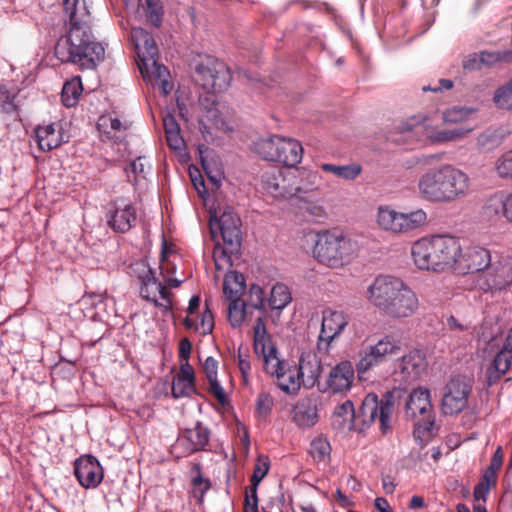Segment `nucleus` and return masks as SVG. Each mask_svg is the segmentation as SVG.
I'll return each instance as SVG.
<instances>
[{
	"instance_id": "obj_56",
	"label": "nucleus",
	"mask_w": 512,
	"mask_h": 512,
	"mask_svg": "<svg viewBox=\"0 0 512 512\" xmlns=\"http://www.w3.org/2000/svg\"><path fill=\"white\" fill-rule=\"evenodd\" d=\"M193 470L196 471V475L192 478L191 483L194 491L200 493V501H202L204 494L210 489L211 483L209 479L203 478L199 464H195Z\"/></svg>"
},
{
	"instance_id": "obj_14",
	"label": "nucleus",
	"mask_w": 512,
	"mask_h": 512,
	"mask_svg": "<svg viewBox=\"0 0 512 512\" xmlns=\"http://www.w3.org/2000/svg\"><path fill=\"white\" fill-rule=\"evenodd\" d=\"M105 219L113 232L124 234L136 226L139 219L138 209L130 200L119 197L108 203Z\"/></svg>"
},
{
	"instance_id": "obj_16",
	"label": "nucleus",
	"mask_w": 512,
	"mask_h": 512,
	"mask_svg": "<svg viewBox=\"0 0 512 512\" xmlns=\"http://www.w3.org/2000/svg\"><path fill=\"white\" fill-rule=\"evenodd\" d=\"M403 129L412 131L422 129L425 132V142L428 144H445L461 140L471 129H438L432 126L427 115L419 114L409 118L404 124Z\"/></svg>"
},
{
	"instance_id": "obj_59",
	"label": "nucleus",
	"mask_w": 512,
	"mask_h": 512,
	"mask_svg": "<svg viewBox=\"0 0 512 512\" xmlns=\"http://www.w3.org/2000/svg\"><path fill=\"white\" fill-rule=\"evenodd\" d=\"M214 327L213 315L208 308L203 312L200 322L201 333L206 335L212 332Z\"/></svg>"
},
{
	"instance_id": "obj_58",
	"label": "nucleus",
	"mask_w": 512,
	"mask_h": 512,
	"mask_svg": "<svg viewBox=\"0 0 512 512\" xmlns=\"http://www.w3.org/2000/svg\"><path fill=\"white\" fill-rule=\"evenodd\" d=\"M208 382H209V388H208L209 393L212 394L220 404H222V405L226 404L228 401V397H227V394L225 393L224 388L218 381V378L216 377V378L208 379Z\"/></svg>"
},
{
	"instance_id": "obj_36",
	"label": "nucleus",
	"mask_w": 512,
	"mask_h": 512,
	"mask_svg": "<svg viewBox=\"0 0 512 512\" xmlns=\"http://www.w3.org/2000/svg\"><path fill=\"white\" fill-rule=\"evenodd\" d=\"M83 87L80 77H73L66 81L62 88L61 99L65 107L75 106L82 94Z\"/></svg>"
},
{
	"instance_id": "obj_3",
	"label": "nucleus",
	"mask_w": 512,
	"mask_h": 512,
	"mask_svg": "<svg viewBox=\"0 0 512 512\" xmlns=\"http://www.w3.org/2000/svg\"><path fill=\"white\" fill-rule=\"evenodd\" d=\"M459 253V239L449 235L424 237L415 241L411 247L415 266L426 271L455 270Z\"/></svg>"
},
{
	"instance_id": "obj_11",
	"label": "nucleus",
	"mask_w": 512,
	"mask_h": 512,
	"mask_svg": "<svg viewBox=\"0 0 512 512\" xmlns=\"http://www.w3.org/2000/svg\"><path fill=\"white\" fill-rule=\"evenodd\" d=\"M195 82L203 89L220 93L229 87L231 74L224 62L207 57L196 66Z\"/></svg>"
},
{
	"instance_id": "obj_30",
	"label": "nucleus",
	"mask_w": 512,
	"mask_h": 512,
	"mask_svg": "<svg viewBox=\"0 0 512 512\" xmlns=\"http://www.w3.org/2000/svg\"><path fill=\"white\" fill-rule=\"evenodd\" d=\"M135 45L138 51L140 63L151 61L158 57V47L153 37L142 28H135L132 31Z\"/></svg>"
},
{
	"instance_id": "obj_64",
	"label": "nucleus",
	"mask_w": 512,
	"mask_h": 512,
	"mask_svg": "<svg viewBox=\"0 0 512 512\" xmlns=\"http://www.w3.org/2000/svg\"><path fill=\"white\" fill-rule=\"evenodd\" d=\"M163 126L165 133H174L180 131V126L176 121L175 117L171 114H167L163 118Z\"/></svg>"
},
{
	"instance_id": "obj_23",
	"label": "nucleus",
	"mask_w": 512,
	"mask_h": 512,
	"mask_svg": "<svg viewBox=\"0 0 512 512\" xmlns=\"http://www.w3.org/2000/svg\"><path fill=\"white\" fill-rule=\"evenodd\" d=\"M329 354L320 355L316 350L313 359L305 360L303 357L299 360V365H293L290 371V376L295 380L296 389L295 394L300 390L301 385L307 388H312L318 382L321 369L323 365H330L325 362V357Z\"/></svg>"
},
{
	"instance_id": "obj_24",
	"label": "nucleus",
	"mask_w": 512,
	"mask_h": 512,
	"mask_svg": "<svg viewBox=\"0 0 512 512\" xmlns=\"http://www.w3.org/2000/svg\"><path fill=\"white\" fill-rule=\"evenodd\" d=\"M74 475L85 489L97 488L103 480L104 471L93 455H82L74 462Z\"/></svg>"
},
{
	"instance_id": "obj_12",
	"label": "nucleus",
	"mask_w": 512,
	"mask_h": 512,
	"mask_svg": "<svg viewBox=\"0 0 512 512\" xmlns=\"http://www.w3.org/2000/svg\"><path fill=\"white\" fill-rule=\"evenodd\" d=\"M400 341L387 335L374 345L364 346L358 353L356 370L359 378L373 367L383 363L386 357L400 351Z\"/></svg>"
},
{
	"instance_id": "obj_5",
	"label": "nucleus",
	"mask_w": 512,
	"mask_h": 512,
	"mask_svg": "<svg viewBox=\"0 0 512 512\" xmlns=\"http://www.w3.org/2000/svg\"><path fill=\"white\" fill-rule=\"evenodd\" d=\"M394 404L395 396L391 391L386 392L381 399L375 393H369L363 399L357 413L353 402L346 400L335 408L334 416L342 418L343 422H353L357 417L365 426H370L378 421L380 431L386 434L391 428Z\"/></svg>"
},
{
	"instance_id": "obj_42",
	"label": "nucleus",
	"mask_w": 512,
	"mask_h": 512,
	"mask_svg": "<svg viewBox=\"0 0 512 512\" xmlns=\"http://www.w3.org/2000/svg\"><path fill=\"white\" fill-rule=\"evenodd\" d=\"M227 317L232 327H240L245 319L247 304L241 300L228 301Z\"/></svg>"
},
{
	"instance_id": "obj_6",
	"label": "nucleus",
	"mask_w": 512,
	"mask_h": 512,
	"mask_svg": "<svg viewBox=\"0 0 512 512\" xmlns=\"http://www.w3.org/2000/svg\"><path fill=\"white\" fill-rule=\"evenodd\" d=\"M357 250V242L342 231L323 230L316 233L312 254L318 263L329 268H339L348 264Z\"/></svg>"
},
{
	"instance_id": "obj_45",
	"label": "nucleus",
	"mask_w": 512,
	"mask_h": 512,
	"mask_svg": "<svg viewBox=\"0 0 512 512\" xmlns=\"http://www.w3.org/2000/svg\"><path fill=\"white\" fill-rule=\"evenodd\" d=\"M301 174L302 177L300 183L297 185L294 183V187H307L309 189L305 191H297V195L294 196L295 198L305 197L306 194L312 193L319 189L321 177L318 174V172L305 171L302 172Z\"/></svg>"
},
{
	"instance_id": "obj_2",
	"label": "nucleus",
	"mask_w": 512,
	"mask_h": 512,
	"mask_svg": "<svg viewBox=\"0 0 512 512\" xmlns=\"http://www.w3.org/2000/svg\"><path fill=\"white\" fill-rule=\"evenodd\" d=\"M470 190V178L453 164L428 168L417 182L421 199L430 203H451L465 197Z\"/></svg>"
},
{
	"instance_id": "obj_35",
	"label": "nucleus",
	"mask_w": 512,
	"mask_h": 512,
	"mask_svg": "<svg viewBox=\"0 0 512 512\" xmlns=\"http://www.w3.org/2000/svg\"><path fill=\"white\" fill-rule=\"evenodd\" d=\"M320 168L324 172L331 173L336 177L347 181L355 180L362 172V166L358 163H350L347 165L323 163Z\"/></svg>"
},
{
	"instance_id": "obj_51",
	"label": "nucleus",
	"mask_w": 512,
	"mask_h": 512,
	"mask_svg": "<svg viewBox=\"0 0 512 512\" xmlns=\"http://www.w3.org/2000/svg\"><path fill=\"white\" fill-rule=\"evenodd\" d=\"M493 101L501 109H508L512 106V79L495 91Z\"/></svg>"
},
{
	"instance_id": "obj_41",
	"label": "nucleus",
	"mask_w": 512,
	"mask_h": 512,
	"mask_svg": "<svg viewBox=\"0 0 512 512\" xmlns=\"http://www.w3.org/2000/svg\"><path fill=\"white\" fill-rule=\"evenodd\" d=\"M221 246L219 242L216 243L213 250V259L217 269L232 266V255L237 254L239 250H230V245L223 243Z\"/></svg>"
},
{
	"instance_id": "obj_33",
	"label": "nucleus",
	"mask_w": 512,
	"mask_h": 512,
	"mask_svg": "<svg viewBox=\"0 0 512 512\" xmlns=\"http://www.w3.org/2000/svg\"><path fill=\"white\" fill-rule=\"evenodd\" d=\"M245 289V278L242 274L230 272L225 276L223 293L227 301L241 300Z\"/></svg>"
},
{
	"instance_id": "obj_29",
	"label": "nucleus",
	"mask_w": 512,
	"mask_h": 512,
	"mask_svg": "<svg viewBox=\"0 0 512 512\" xmlns=\"http://www.w3.org/2000/svg\"><path fill=\"white\" fill-rule=\"evenodd\" d=\"M427 367L426 354L421 350H412L401 358L402 372L411 379H418Z\"/></svg>"
},
{
	"instance_id": "obj_62",
	"label": "nucleus",
	"mask_w": 512,
	"mask_h": 512,
	"mask_svg": "<svg viewBox=\"0 0 512 512\" xmlns=\"http://www.w3.org/2000/svg\"><path fill=\"white\" fill-rule=\"evenodd\" d=\"M463 68L468 70H476L482 67V60L480 54H470L462 62Z\"/></svg>"
},
{
	"instance_id": "obj_48",
	"label": "nucleus",
	"mask_w": 512,
	"mask_h": 512,
	"mask_svg": "<svg viewBox=\"0 0 512 512\" xmlns=\"http://www.w3.org/2000/svg\"><path fill=\"white\" fill-rule=\"evenodd\" d=\"M250 358L251 357L247 349L245 351H243L241 347L238 349L236 356L237 366L241 373L242 384L246 387L250 384L252 371Z\"/></svg>"
},
{
	"instance_id": "obj_28",
	"label": "nucleus",
	"mask_w": 512,
	"mask_h": 512,
	"mask_svg": "<svg viewBox=\"0 0 512 512\" xmlns=\"http://www.w3.org/2000/svg\"><path fill=\"white\" fill-rule=\"evenodd\" d=\"M196 392L195 375L189 363H182L178 375L173 379L171 394L175 399L189 397Z\"/></svg>"
},
{
	"instance_id": "obj_46",
	"label": "nucleus",
	"mask_w": 512,
	"mask_h": 512,
	"mask_svg": "<svg viewBox=\"0 0 512 512\" xmlns=\"http://www.w3.org/2000/svg\"><path fill=\"white\" fill-rule=\"evenodd\" d=\"M299 209L311 217L314 221L326 218V211L318 201L308 200L306 197H298Z\"/></svg>"
},
{
	"instance_id": "obj_17",
	"label": "nucleus",
	"mask_w": 512,
	"mask_h": 512,
	"mask_svg": "<svg viewBox=\"0 0 512 512\" xmlns=\"http://www.w3.org/2000/svg\"><path fill=\"white\" fill-rule=\"evenodd\" d=\"M209 227L213 239L216 238L218 231L223 243L230 245V250H240L241 220L230 207H227L219 217L211 214Z\"/></svg>"
},
{
	"instance_id": "obj_43",
	"label": "nucleus",
	"mask_w": 512,
	"mask_h": 512,
	"mask_svg": "<svg viewBox=\"0 0 512 512\" xmlns=\"http://www.w3.org/2000/svg\"><path fill=\"white\" fill-rule=\"evenodd\" d=\"M139 69L143 77L154 76L159 81L166 79L169 76L168 69L158 63V57L153 58L151 61L139 63Z\"/></svg>"
},
{
	"instance_id": "obj_54",
	"label": "nucleus",
	"mask_w": 512,
	"mask_h": 512,
	"mask_svg": "<svg viewBox=\"0 0 512 512\" xmlns=\"http://www.w3.org/2000/svg\"><path fill=\"white\" fill-rule=\"evenodd\" d=\"M480 60H482L483 65H493L501 61L510 62L512 61V51H482Z\"/></svg>"
},
{
	"instance_id": "obj_47",
	"label": "nucleus",
	"mask_w": 512,
	"mask_h": 512,
	"mask_svg": "<svg viewBox=\"0 0 512 512\" xmlns=\"http://www.w3.org/2000/svg\"><path fill=\"white\" fill-rule=\"evenodd\" d=\"M274 406L273 397L267 392H260L255 400V416L257 419H266Z\"/></svg>"
},
{
	"instance_id": "obj_9",
	"label": "nucleus",
	"mask_w": 512,
	"mask_h": 512,
	"mask_svg": "<svg viewBox=\"0 0 512 512\" xmlns=\"http://www.w3.org/2000/svg\"><path fill=\"white\" fill-rule=\"evenodd\" d=\"M426 220L427 214L422 209L402 213L389 206H380L377 212L378 225L392 233H406L415 230L422 226Z\"/></svg>"
},
{
	"instance_id": "obj_61",
	"label": "nucleus",
	"mask_w": 512,
	"mask_h": 512,
	"mask_svg": "<svg viewBox=\"0 0 512 512\" xmlns=\"http://www.w3.org/2000/svg\"><path fill=\"white\" fill-rule=\"evenodd\" d=\"M166 140L172 150H181L184 146V139L180 131L166 134Z\"/></svg>"
},
{
	"instance_id": "obj_38",
	"label": "nucleus",
	"mask_w": 512,
	"mask_h": 512,
	"mask_svg": "<svg viewBox=\"0 0 512 512\" xmlns=\"http://www.w3.org/2000/svg\"><path fill=\"white\" fill-rule=\"evenodd\" d=\"M151 171V165L145 157L139 156L125 168L128 181L135 185L140 179L146 178Z\"/></svg>"
},
{
	"instance_id": "obj_52",
	"label": "nucleus",
	"mask_w": 512,
	"mask_h": 512,
	"mask_svg": "<svg viewBox=\"0 0 512 512\" xmlns=\"http://www.w3.org/2000/svg\"><path fill=\"white\" fill-rule=\"evenodd\" d=\"M269 469L270 462L268 457L262 455L258 456L251 476V483L254 486H258L269 472Z\"/></svg>"
},
{
	"instance_id": "obj_20",
	"label": "nucleus",
	"mask_w": 512,
	"mask_h": 512,
	"mask_svg": "<svg viewBox=\"0 0 512 512\" xmlns=\"http://www.w3.org/2000/svg\"><path fill=\"white\" fill-rule=\"evenodd\" d=\"M293 175H286L280 168H270L261 176L262 188L275 199H291L297 191H305L307 187H294Z\"/></svg>"
},
{
	"instance_id": "obj_13",
	"label": "nucleus",
	"mask_w": 512,
	"mask_h": 512,
	"mask_svg": "<svg viewBox=\"0 0 512 512\" xmlns=\"http://www.w3.org/2000/svg\"><path fill=\"white\" fill-rule=\"evenodd\" d=\"M141 268L138 278L140 281V296L153 303L156 307L163 308L164 311L172 309L171 294L167 287L156 277L155 271L144 262L136 264Z\"/></svg>"
},
{
	"instance_id": "obj_1",
	"label": "nucleus",
	"mask_w": 512,
	"mask_h": 512,
	"mask_svg": "<svg viewBox=\"0 0 512 512\" xmlns=\"http://www.w3.org/2000/svg\"><path fill=\"white\" fill-rule=\"evenodd\" d=\"M63 7L68 17L67 31L55 44V56L62 63L94 69L104 60L105 49L92 33L86 0H63Z\"/></svg>"
},
{
	"instance_id": "obj_34",
	"label": "nucleus",
	"mask_w": 512,
	"mask_h": 512,
	"mask_svg": "<svg viewBox=\"0 0 512 512\" xmlns=\"http://www.w3.org/2000/svg\"><path fill=\"white\" fill-rule=\"evenodd\" d=\"M483 215L489 219H506V194L497 192L491 195L483 206Z\"/></svg>"
},
{
	"instance_id": "obj_40",
	"label": "nucleus",
	"mask_w": 512,
	"mask_h": 512,
	"mask_svg": "<svg viewBox=\"0 0 512 512\" xmlns=\"http://www.w3.org/2000/svg\"><path fill=\"white\" fill-rule=\"evenodd\" d=\"M310 454L317 462H326L330 460L331 445L324 437H316L311 441Z\"/></svg>"
},
{
	"instance_id": "obj_26",
	"label": "nucleus",
	"mask_w": 512,
	"mask_h": 512,
	"mask_svg": "<svg viewBox=\"0 0 512 512\" xmlns=\"http://www.w3.org/2000/svg\"><path fill=\"white\" fill-rule=\"evenodd\" d=\"M354 372L353 364L350 361L344 360L339 362L331 368L324 391H329L333 394L348 392L354 380Z\"/></svg>"
},
{
	"instance_id": "obj_27",
	"label": "nucleus",
	"mask_w": 512,
	"mask_h": 512,
	"mask_svg": "<svg viewBox=\"0 0 512 512\" xmlns=\"http://www.w3.org/2000/svg\"><path fill=\"white\" fill-rule=\"evenodd\" d=\"M35 141L42 151H50L59 147L63 142V130L60 124L39 125L35 128Z\"/></svg>"
},
{
	"instance_id": "obj_8",
	"label": "nucleus",
	"mask_w": 512,
	"mask_h": 512,
	"mask_svg": "<svg viewBox=\"0 0 512 512\" xmlns=\"http://www.w3.org/2000/svg\"><path fill=\"white\" fill-rule=\"evenodd\" d=\"M473 383L472 378L460 374L447 381L441 400V409L445 415H456L467 408Z\"/></svg>"
},
{
	"instance_id": "obj_10",
	"label": "nucleus",
	"mask_w": 512,
	"mask_h": 512,
	"mask_svg": "<svg viewBox=\"0 0 512 512\" xmlns=\"http://www.w3.org/2000/svg\"><path fill=\"white\" fill-rule=\"evenodd\" d=\"M405 412L408 417H420L415 423V434L433 431L435 419L428 388L418 387L410 393L405 404Z\"/></svg>"
},
{
	"instance_id": "obj_31",
	"label": "nucleus",
	"mask_w": 512,
	"mask_h": 512,
	"mask_svg": "<svg viewBox=\"0 0 512 512\" xmlns=\"http://www.w3.org/2000/svg\"><path fill=\"white\" fill-rule=\"evenodd\" d=\"M318 410L316 404L310 400L298 403L293 409V421L300 428H309L316 424Z\"/></svg>"
},
{
	"instance_id": "obj_21",
	"label": "nucleus",
	"mask_w": 512,
	"mask_h": 512,
	"mask_svg": "<svg viewBox=\"0 0 512 512\" xmlns=\"http://www.w3.org/2000/svg\"><path fill=\"white\" fill-rule=\"evenodd\" d=\"M210 437L211 430L201 421H197L192 428L182 430L174 445L175 451L180 450L177 457H187L200 451H206Z\"/></svg>"
},
{
	"instance_id": "obj_7",
	"label": "nucleus",
	"mask_w": 512,
	"mask_h": 512,
	"mask_svg": "<svg viewBox=\"0 0 512 512\" xmlns=\"http://www.w3.org/2000/svg\"><path fill=\"white\" fill-rule=\"evenodd\" d=\"M255 151L265 160L296 167L303 157L302 144L293 138L272 135L255 143Z\"/></svg>"
},
{
	"instance_id": "obj_63",
	"label": "nucleus",
	"mask_w": 512,
	"mask_h": 512,
	"mask_svg": "<svg viewBox=\"0 0 512 512\" xmlns=\"http://www.w3.org/2000/svg\"><path fill=\"white\" fill-rule=\"evenodd\" d=\"M192 349V344L188 338H183L179 343V358L184 363H189V357Z\"/></svg>"
},
{
	"instance_id": "obj_60",
	"label": "nucleus",
	"mask_w": 512,
	"mask_h": 512,
	"mask_svg": "<svg viewBox=\"0 0 512 512\" xmlns=\"http://www.w3.org/2000/svg\"><path fill=\"white\" fill-rule=\"evenodd\" d=\"M203 369L207 379L216 378L218 371V362L213 357L209 356L205 359Z\"/></svg>"
},
{
	"instance_id": "obj_4",
	"label": "nucleus",
	"mask_w": 512,
	"mask_h": 512,
	"mask_svg": "<svg viewBox=\"0 0 512 512\" xmlns=\"http://www.w3.org/2000/svg\"><path fill=\"white\" fill-rule=\"evenodd\" d=\"M253 349L262 357L264 370L276 377L277 386L287 394H295L296 382L290 376L292 365L279 357L276 345L267 331L263 315L258 316L253 326Z\"/></svg>"
},
{
	"instance_id": "obj_37",
	"label": "nucleus",
	"mask_w": 512,
	"mask_h": 512,
	"mask_svg": "<svg viewBox=\"0 0 512 512\" xmlns=\"http://www.w3.org/2000/svg\"><path fill=\"white\" fill-rule=\"evenodd\" d=\"M292 301L289 288L283 283H276L270 292L269 307L271 310H283Z\"/></svg>"
},
{
	"instance_id": "obj_39",
	"label": "nucleus",
	"mask_w": 512,
	"mask_h": 512,
	"mask_svg": "<svg viewBox=\"0 0 512 512\" xmlns=\"http://www.w3.org/2000/svg\"><path fill=\"white\" fill-rule=\"evenodd\" d=\"M477 112L476 108L467 106H453L442 113V120L447 124H458L468 120Z\"/></svg>"
},
{
	"instance_id": "obj_49",
	"label": "nucleus",
	"mask_w": 512,
	"mask_h": 512,
	"mask_svg": "<svg viewBox=\"0 0 512 512\" xmlns=\"http://www.w3.org/2000/svg\"><path fill=\"white\" fill-rule=\"evenodd\" d=\"M143 10L153 26L161 25L164 12L160 0H144Z\"/></svg>"
},
{
	"instance_id": "obj_18",
	"label": "nucleus",
	"mask_w": 512,
	"mask_h": 512,
	"mask_svg": "<svg viewBox=\"0 0 512 512\" xmlns=\"http://www.w3.org/2000/svg\"><path fill=\"white\" fill-rule=\"evenodd\" d=\"M348 323L349 317L343 311L325 309L322 312L321 330L316 344L320 355L330 354L333 341L343 333Z\"/></svg>"
},
{
	"instance_id": "obj_25",
	"label": "nucleus",
	"mask_w": 512,
	"mask_h": 512,
	"mask_svg": "<svg viewBox=\"0 0 512 512\" xmlns=\"http://www.w3.org/2000/svg\"><path fill=\"white\" fill-rule=\"evenodd\" d=\"M418 309V296L416 292L405 283L383 313L393 319H402L413 316Z\"/></svg>"
},
{
	"instance_id": "obj_50",
	"label": "nucleus",
	"mask_w": 512,
	"mask_h": 512,
	"mask_svg": "<svg viewBox=\"0 0 512 512\" xmlns=\"http://www.w3.org/2000/svg\"><path fill=\"white\" fill-rule=\"evenodd\" d=\"M512 360V347L508 346V338L506 339V342L499 351L493 360V366L497 372L500 374H505L511 365Z\"/></svg>"
},
{
	"instance_id": "obj_19",
	"label": "nucleus",
	"mask_w": 512,
	"mask_h": 512,
	"mask_svg": "<svg viewBox=\"0 0 512 512\" xmlns=\"http://www.w3.org/2000/svg\"><path fill=\"white\" fill-rule=\"evenodd\" d=\"M404 284L405 282L401 278L379 275L368 286L366 298L383 313Z\"/></svg>"
},
{
	"instance_id": "obj_44",
	"label": "nucleus",
	"mask_w": 512,
	"mask_h": 512,
	"mask_svg": "<svg viewBox=\"0 0 512 512\" xmlns=\"http://www.w3.org/2000/svg\"><path fill=\"white\" fill-rule=\"evenodd\" d=\"M494 170L499 178L512 181V148L496 159Z\"/></svg>"
},
{
	"instance_id": "obj_57",
	"label": "nucleus",
	"mask_w": 512,
	"mask_h": 512,
	"mask_svg": "<svg viewBox=\"0 0 512 512\" xmlns=\"http://www.w3.org/2000/svg\"><path fill=\"white\" fill-rule=\"evenodd\" d=\"M181 259L177 255H173L172 258L167 256L165 249L162 251L160 260V270L163 277L172 276L177 271V262Z\"/></svg>"
},
{
	"instance_id": "obj_22",
	"label": "nucleus",
	"mask_w": 512,
	"mask_h": 512,
	"mask_svg": "<svg viewBox=\"0 0 512 512\" xmlns=\"http://www.w3.org/2000/svg\"><path fill=\"white\" fill-rule=\"evenodd\" d=\"M491 251L480 245L460 246L455 271L461 274H480L492 261Z\"/></svg>"
},
{
	"instance_id": "obj_32",
	"label": "nucleus",
	"mask_w": 512,
	"mask_h": 512,
	"mask_svg": "<svg viewBox=\"0 0 512 512\" xmlns=\"http://www.w3.org/2000/svg\"><path fill=\"white\" fill-rule=\"evenodd\" d=\"M97 128L107 139L117 142L124 138L128 126L118 118L104 115L99 118Z\"/></svg>"
},
{
	"instance_id": "obj_55",
	"label": "nucleus",
	"mask_w": 512,
	"mask_h": 512,
	"mask_svg": "<svg viewBox=\"0 0 512 512\" xmlns=\"http://www.w3.org/2000/svg\"><path fill=\"white\" fill-rule=\"evenodd\" d=\"M248 305L252 308L265 312V294L259 285L252 284L250 286Z\"/></svg>"
},
{
	"instance_id": "obj_53",
	"label": "nucleus",
	"mask_w": 512,
	"mask_h": 512,
	"mask_svg": "<svg viewBox=\"0 0 512 512\" xmlns=\"http://www.w3.org/2000/svg\"><path fill=\"white\" fill-rule=\"evenodd\" d=\"M15 98L14 92L0 85V108L3 113L11 114L17 110Z\"/></svg>"
},
{
	"instance_id": "obj_15",
	"label": "nucleus",
	"mask_w": 512,
	"mask_h": 512,
	"mask_svg": "<svg viewBox=\"0 0 512 512\" xmlns=\"http://www.w3.org/2000/svg\"><path fill=\"white\" fill-rule=\"evenodd\" d=\"M476 286L483 292H496L512 284V262L505 259L492 260L475 279Z\"/></svg>"
}]
</instances>
